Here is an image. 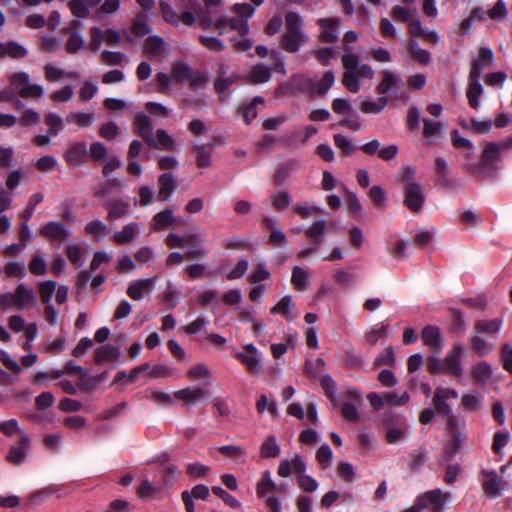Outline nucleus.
<instances>
[{
	"label": "nucleus",
	"mask_w": 512,
	"mask_h": 512,
	"mask_svg": "<svg viewBox=\"0 0 512 512\" xmlns=\"http://www.w3.org/2000/svg\"><path fill=\"white\" fill-rule=\"evenodd\" d=\"M139 230L137 222H130L122 227L121 231L115 232L112 236L113 240L119 245L131 244Z\"/></svg>",
	"instance_id": "27"
},
{
	"label": "nucleus",
	"mask_w": 512,
	"mask_h": 512,
	"mask_svg": "<svg viewBox=\"0 0 512 512\" xmlns=\"http://www.w3.org/2000/svg\"><path fill=\"white\" fill-rule=\"evenodd\" d=\"M464 169L476 177H481L483 179H495L499 171V166L480 160L477 163L466 164Z\"/></svg>",
	"instance_id": "19"
},
{
	"label": "nucleus",
	"mask_w": 512,
	"mask_h": 512,
	"mask_svg": "<svg viewBox=\"0 0 512 512\" xmlns=\"http://www.w3.org/2000/svg\"><path fill=\"white\" fill-rule=\"evenodd\" d=\"M425 202L423 187L416 181H409L404 187V205L413 213L422 211Z\"/></svg>",
	"instance_id": "5"
},
{
	"label": "nucleus",
	"mask_w": 512,
	"mask_h": 512,
	"mask_svg": "<svg viewBox=\"0 0 512 512\" xmlns=\"http://www.w3.org/2000/svg\"><path fill=\"white\" fill-rule=\"evenodd\" d=\"M45 123L48 126V132L50 135L55 136L58 134L60 130L63 129V120L62 118L53 112H49L45 115Z\"/></svg>",
	"instance_id": "53"
},
{
	"label": "nucleus",
	"mask_w": 512,
	"mask_h": 512,
	"mask_svg": "<svg viewBox=\"0 0 512 512\" xmlns=\"http://www.w3.org/2000/svg\"><path fill=\"white\" fill-rule=\"evenodd\" d=\"M171 75L178 83L188 82L192 90L203 87L209 80L206 73L193 70L186 62L176 60L171 65Z\"/></svg>",
	"instance_id": "2"
},
{
	"label": "nucleus",
	"mask_w": 512,
	"mask_h": 512,
	"mask_svg": "<svg viewBox=\"0 0 512 512\" xmlns=\"http://www.w3.org/2000/svg\"><path fill=\"white\" fill-rule=\"evenodd\" d=\"M462 352L463 348L460 344L453 345L452 349L444 358V369L446 373L455 377H460L462 375V366L460 363V355Z\"/></svg>",
	"instance_id": "18"
},
{
	"label": "nucleus",
	"mask_w": 512,
	"mask_h": 512,
	"mask_svg": "<svg viewBox=\"0 0 512 512\" xmlns=\"http://www.w3.org/2000/svg\"><path fill=\"white\" fill-rule=\"evenodd\" d=\"M444 126L441 122L433 121L428 118L423 119V136L424 138L438 137L442 133Z\"/></svg>",
	"instance_id": "48"
},
{
	"label": "nucleus",
	"mask_w": 512,
	"mask_h": 512,
	"mask_svg": "<svg viewBox=\"0 0 512 512\" xmlns=\"http://www.w3.org/2000/svg\"><path fill=\"white\" fill-rule=\"evenodd\" d=\"M447 497L448 494H443L441 489H434L420 494L417 499L424 509H430V512H442Z\"/></svg>",
	"instance_id": "10"
},
{
	"label": "nucleus",
	"mask_w": 512,
	"mask_h": 512,
	"mask_svg": "<svg viewBox=\"0 0 512 512\" xmlns=\"http://www.w3.org/2000/svg\"><path fill=\"white\" fill-rule=\"evenodd\" d=\"M164 50V41L159 36H149L145 41L144 51L152 56H158Z\"/></svg>",
	"instance_id": "51"
},
{
	"label": "nucleus",
	"mask_w": 512,
	"mask_h": 512,
	"mask_svg": "<svg viewBox=\"0 0 512 512\" xmlns=\"http://www.w3.org/2000/svg\"><path fill=\"white\" fill-rule=\"evenodd\" d=\"M134 132L140 136L148 146L157 147L156 139L153 135V125L151 119L144 113H139L135 117Z\"/></svg>",
	"instance_id": "8"
},
{
	"label": "nucleus",
	"mask_w": 512,
	"mask_h": 512,
	"mask_svg": "<svg viewBox=\"0 0 512 512\" xmlns=\"http://www.w3.org/2000/svg\"><path fill=\"white\" fill-rule=\"evenodd\" d=\"M102 0H71L69 8L71 13L77 18H87L90 9L97 7Z\"/></svg>",
	"instance_id": "26"
},
{
	"label": "nucleus",
	"mask_w": 512,
	"mask_h": 512,
	"mask_svg": "<svg viewBox=\"0 0 512 512\" xmlns=\"http://www.w3.org/2000/svg\"><path fill=\"white\" fill-rule=\"evenodd\" d=\"M383 396L385 399V404L389 406H402L406 404L410 399V396L407 392L398 395L395 392L386 391L383 392Z\"/></svg>",
	"instance_id": "60"
},
{
	"label": "nucleus",
	"mask_w": 512,
	"mask_h": 512,
	"mask_svg": "<svg viewBox=\"0 0 512 512\" xmlns=\"http://www.w3.org/2000/svg\"><path fill=\"white\" fill-rule=\"evenodd\" d=\"M320 385L327 398L334 402L337 384L329 374L322 375L319 379Z\"/></svg>",
	"instance_id": "57"
},
{
	"label": "nucleus",
	"mask_w": 512,
	"mask_h": 512,
	"mask_svg": "<svg viewBox=\"0 0 512 512\" xmlns=\"http://www.w3.org/2000/svg\"><path fill=\"white\" fill-rule=\"evenodd\" d=\"M458 392L451 388L437 387L434 391L432 404L436 413L445 417L451 414V406L447 403L449 399H456Z\"/></svg>",
	"instance_id": "6"
},
{
	"label": "nucleus",
	"mask_w": 512,
	"mask_h": 512,
	"mask_svg": "<svg viewBox=\"0 0 512 512\" xmlns=\"http://www.w3.org/2000/svg\"><path fill=\"white\" fill-rule=\"evenodd\" d=\"M335 81L334 72L329 70L323 74V77L318 82H315L314 89H312L313 94L324 95L328 92V90L333 86Z\"/></svg>",
	"instance_id": "43"
},
{
	"label": "nucleus",
	"mask_w": 512,
	"mask_h": 512,
	"mask_svg": "<svg viewBox=\"0 0 512 512\" xmlns=\"http://www.w3.org/2000/svg\"><path fill=\"white\" fill-rule=\"evenodd\" d=\"M286 30L281 36V48L288 53H297L307 42L308 36L304 32V20L299 13L288 11L285 14Z\"/></svg>",
	"instance_id": "1"
},
{
	"label": "nucleus",
	"mask_w": 512,
	"mask_h": 512,
	"mask_svg": "<svg viewBox=\"0 0 512 512\" xmlns=\"http://www.w3.org/2000/svg\"><path fill=\"white\" fill-rule=\"evenodd\" d=\"M30 78L26 72H18L10 77V83L21 98H41L44 89L38 84H29Z\"/></svg>",
	"instance_id": "3"
},
{
	"label": "nucleus",
	"mask_w": 512,
	"mask_h": 512,
	"mask_svg": "<svg viewBox=\"0 0 512 512\" xmlns=\"http://www.w3.org/2000/svg\"><path fill=\"white\" fill-rule=\"evenodd\" d=\"M435 185L445 188L451 189L454 187V181L449 178V167L447 161L442 157L435 158Z\"/></svg>",
	"instance_id": "21"
},
{
	"label": "nucleus",
	"mask_w": 512,
	"mask_h": 512,
	"mask_svg": "<svg viewBox=\"0 0 512 512\" xmlns=\"http://www.w3.org/2000/svg\"><path fill=\"white\" fill-rule=\"evenodd\" d=\"M452 319L450 323V332L454 334H464L466 331V323L460 310L456 308L449 309Z\"/></svg>",
	"instance_id": "47"
},
{
	"label": "nucleus",
	"mask_w": 512,
	"mask_h": 512,
	"mask_svg": "<svg viewBox=\"0 0 512 512\" xmlns=\"http://www.w3.org/2000/svg\"><path fill=\"white\" fill-rule=\"evenodd\" d=\"M28 51L25 47L16 41H9L7 43L0 42V58L9 56L13 59L25 58Z\"/></svg>",
	"instance_id": "31"
},
{
	"label": "nucleus",
	"mask_w": 512,
	"mask_h": 512,
	"mask_svg": "<svg viewBox=\"0 0 512 512\" xmlns=\"http://www.w3.org/2000/svg\"><path fill=\"white\" fill-rule=\"evenodd\" d=\"M502 319L477 320L474 323L473 331L476 334L496 335L502 327Z\"/></svg>",
	"instance_id": "29"
},
{
	"label": "nucleus",
	"mask_w": 512,
	"mask_h": 512,
	"mask_svg": "<svg viewBox=\"0 0 512 512\" xmlns=\"http://www.w3.org/2000/svg\"><path fill=\"white\" fill-rule=\"evenodd\" d=\"M423 343L433 353H439L444 348V341L440 329L437 326L427 325L421 333Z\"/></svg>",
	"instance_id": "14"
},
{
	"label": "nucleus",
	"mask_w": 512,
	"mask_h": 512,
	"mask_svg": "<svg viewBox=\"0 0 512 512\" xmlns=\"http://www.w3.org/2000/svg\"><path fill=\"white\" fill-rule=\"evenodd\" d=\"M341 60L345 69L342 79L343 85L352 93L359 92L361 86L356 73L358 56L356 54H344Z\"/></svg>",
	"instance_id": "4"
},
{
	"label": "nucleus",
	"mask_w": 512,
	"mask_h": 512,
	"mask_svg": "<svg viewBox=\"0 0 512 512\" xmlns=\"http://www.w3.org/2000/svg\"><path fill=\"white\" fill-rule=\"evenodd\" d=\"M469 342L471 349L479 356H486L494 349V345L484 340L480 334H472L469 337Z\"/></svg>",
	"instance_id": "36"
},
{
	"label": "nucleus",
	"mask_w": 512,
	"mask_h": 512,
	"mask_svg": "<svg viewBox=\"0 0 512 512\" xmlns=\"http://www.w3.org/2000/svg\"><path fill=\"white\" fill-rule=\"evenodd\" d=\"M483 483L482 488L484 492L491 498H496L501 495L504 482L499 478L494 470H482Z\"/></svg>",
	"instance_id": "17"
},
{
	"label": "nucleus",
	"mask_w": 512,
	"mask_h": 512,
	"mask_svg": "<svg viewBox=\"0 0 512 512\" xmlns=\"http://www.w3.org/2000/svg\"><path fill=\"white\" fill-rule=\"evenodd\" d=\"M428 459V451L425 448H418L409 454L408 466L413 471H419Z\"/></svg>",
	"instance_id": "42"
},
{
	"label": "nucleus",
	"mask_w": 512,
	"mask_h": 512,
	"mask_svg": "<svg viewBox=\"0 0 512 512\" xmlns=\"http://www.w3.org/2000/svg\"><path fill=\"white\" fill-rule=\"evenodd\" d=\"M94 116L92 113L75 112L66 117L67 122H74L79 128H85L92 125Z\"/></svg>",
	"instance_id": "50"
},
{
	"label": "nucleus",
	"mask_w": 512,
	"mask_h": 512,
	"mask_svg": "<svg viewBox=\"0 0 512 512\" xmlns=\"http://www.w3.org/2000/svg\"><path fill=\"white\" fill-rule=\"evenodd\" d=\"M174 223L175 218L173 216V211L170 208H166L153 216L151 229L157 232L173 225Z\"/></svg>",
	"instance_id": "32"
},
{
	"label": "nucleus",
	"mask_w": 512,
	"mask_h": 512,
	"mask_svg": "<svg viewBox=\"0 0 512 512\" xmlns=\"http://www.w3.org/2000/svg\"><path fill=\"white\" fill-rule=\"evenodd\" d=\"M84 46V40L78 31L70 32L65 44V50L68 54L77 53Z\"/></svg>",
	"instance_id": "52"
},
{
	"label": "nucleus",
	"mask_w": 512,
	"mask_h": 512,
	"mask_svg": "<svg viewBox=\"0 0 512 512\" xmlns=\"http://www.w3.org/2000/svg\"><path fill=\"white\" fill-rule=\"evenodd\" d=\"M204 7L196 11L198 23L203 30H209L213 27V16L215 9L222 4L221 0H203Z\"/></svg>",
	"instance_id": "16"
},
{
	"label": "nucleus",
	"mask_w": 512,
	"mask_h": 512,
	"mask_svg": "<svg viewBox=\"0 0 512 512\" xmlns=\"http://www.w3.org/2000/svg\"><path fill=\"white\" fill-rule=\"evenodd\" d=\"M30 437L27 433L21 432L19 435L17 445H12L9 448L6 460L13 465L19 466L25 462L27 451L30 446Z\"/></svg>",
	"instance_id": "7"
},
{
	"label": "nucleus",
	"mask_w": 512,
	"mask_h": 512,
	"mask_svg": "<svg viewBox=\"0 0 512 512\" xmlns=\"http://www.w3.org/2000/svg\"><path fill=\"white\" fill-rule=\"evenodd\" d=\"M270 78V69L263 64H257L254 66L249 74V80L253 84L266 83Z\"/></svg>",
	"instance_id": "41"
},
{
	"label": "nucleus",
	"mask_w": 512,
	"mask_h": 512,
	"mask_svg": "<svg viewBox=\"0 0 512 512\" xmlns=\"http://www.w3.org/2000/svg\"><path fill=\"white\" fill-rule=\"evenodd\" d=\"M369 197L371 198L373 205L380 210L385 209V202L387 199L386 193L380 186H372L369 190Z\"/></svg>",
	"instance_id": "55"
},
{
	"label": "nucleus",
	"mask_w": 512,
	"mask_h": 512,
	"mask_svg": "<svg viewBox=\"0 0 512 512\" xmlns=\"http://www.w3.org/2000/svg\"><path fill=\"white\" fill-rule=\"evenodd\" d=\"M507 14L508 9L504 0H497L493 8L487 11V16L493 21L504 20Z\"/></svg>",
	"instance_id": "56"
},
{
	"label": "nucleus",
	"mask_w": 512,
	"mask_h": 512,
	"mask_svg": "<svg viewBox=\"0 0 512 512\" xmlns=\"http://www.w3.org/2000/svg\"><path fill=\"white\" fill-rule=\"evenodd\" d=\"M206 395V390L201 387L184 388L174 392V397L183 400L188 406L194 405L198 400Z\"/></svg>",
	"instance_id": "30"
},
{
	"label": "nucleus",
	"mask_w": 512,
	"mask_h": 512,
	"mask_svg": "<svg viewBox=\"0 0 512 512\" xmlns=\"http://www.w3.org/2000/svg\"><path fill=\"white\" fill-rule=\"evenodd\" d=\"M186 240L188 249L185 252L187 260H201L208 255V250L204 247L205 239L197 233H187Z\"/></svg>",
	"instance_id": "9"
},
{
	"label": "nucleus",
	"mask_w": 512,
	"mask_h": 512,
	"mask_svg": "<svg viewBox=\"0 0 512 512\" xmlns=\"http://www.w3.org/2000/svg\"><path fill=\"white\" fill-rule=\"evenodd\" d=\"M291 283L298 291H305L308 287V275L300 266L292 269Z\"/></svg>",
	"instance_id": "44"
},
{
	"label": "nucleus",
	"mask_w": 512,
	"mask_h": 512,
	"mask_svg": "<svg viewBox=\"0 0 512 512\" xmlns=\"http://www.w3.org/2000/svg\"><path fill=\"white\" fill-rule=\"evenodd\" d=\"M43 200H44V195L42 193L37 192V193L32 194L28 199V204H27L26 208L19 213V217L22 220L30 221L31 218L33 217L36 206L38 204H40L41 202H43Z\"/></svg>",
	"instance_id": "45"
},
{
	"label": "nucleus",
	"mask_w": 512,
	"mask_h": 512,
	"mask_svg": "<svg viewBox=\"0 0 512 512\" xmlns=\"http://www.w3.org/2000/svg\"><path fill=\"white\" fill-rule=\"evenodd\" d=\"M492 374L491 365L485 361L479 362L472 368V377L476 382L485 384Z\"/></svg>",
	"instance_id": "40"
},
{
	"label": "nucleus",
	"mask_w": 512,
	"mask_h": 512,
	"mask_svg": "<svg viewBox=\"0 0 512 512\" xmlns=\"http://www.w3.org/2000/svg\"><path fill=\"white\" fill-rule=\"evenodd\" d=\"M484 89L480 81L478 80H469L468 88L466 91L467 100L469 106L475 110H478L480 107L479 97L482 95Z\"/></svg>",
	"instance_id": "35"
},
{
	"label": "nucleus",
	"mask_w": 512,
	"mask_h": 512,
	"mask_svg": "<svg viewBox=\"0 0 512 512\" xmlns=\"http://www.w3.org/2000/svg\"><path fill=\"white\" fill-rule=\"evenodd\" d=\"M87 154V144L85 142H76L68 148L65 160L70 165L78 166L86 160Z\"/></svg>",
	"instance_id": "22"
},
{
	"label": "nucleus",
	"mask_w": 512,
	"mask_h": 512,
	"mask_svg": "<svg viewBox=\"0 0 512 512\" xmlns=\"http://www.w3.org/2000/svg\"><path fill=\"white\" fill-rule=\"evenodd\" d=\"M508 146V144H504V147ZM503 145L496 143V142H489L487 143L486 147L483 149L481 153V159L482 161L498 165V162L501 159V149Z\"/></svg>",
	"instance_id": "34"
},
{
	"label": "nucleus",
	"mask_w": 512,
	"mask_h": 512,
	"mask_svg": "<svg viewBox=\"0 0 512 512\" xmlns=\"http://www.w3.org/2000/svg\"><path fill=\"white\" fill-rule=\"evenodd\" d=\"M235 358L247 367L250 373H256L260 369L259 360L254 356H249L243 352H237Z\"/></svg>",
	"instance_id": "62"
},
{
	"label": "nucleus",
	"mask_w": 512,
	"mask_h": 512,
	"mask_svg": "<svg viewBox=\"0 0 512 512\" xmlns=\"http://www.w3.org/2000/svg\"><path fill=\"white\" fill-rule=\"evenodd\" d=\"M12 295L14 299V305H16L19 309H23L28 303L33 302L35 299V293L33 289L26 287L24 284H19Z\"/></svg>",
	"instance_id": "33"
},
{
	"label": "nucleus",
	"mask_w": 512,
	"mask_h": 512,
	"mask_svg": "<svg viewBox=\"0 0 512 512\" xmlns=\"http://www.w3.org/2000/svg\"><path fill=\"white\" fill-rule=\"evenodd\" d=\"M104 207L107 210L108 221L113 222L126 217L129 214L131 206L128 201H125L120 197H115L107 200L104 203Z\"/></svg>",
	"instance_id": "13"
},
{
	"label": "nucleus",
	"mask_w": 512,
	"mask_h": 512,
	"mask_svg": "<svg viewBox=\"0 0 512 512\" xmlns=\"http://www.w3.org/2000/svg\"><path fill=\"white\" fill-rule=\"evenodd\" d=\"M315 82L302 74H294L291 76L289 80V90L290 95H295L298 93H306L307 91H311L314 89Z\"/></svg>",
	"instance_id": "24"
},
{
	"label": "nucleus",
	"mask_w": 512,
	"mask_h": 512,
	"mask_svg": "<svg viewBox=\"0 0 512 512\" xmlns=\"http://www.w3.org/2000/svg\"><path fill=\"white\" fill-rule=\"evenodd\" d=\"M39 234L52 241H65L69 237L70 232L64 224L57 221H49L40 227Z\"/></svg>",
	"instance_id": "15"
},
{
	"label": "nucleus",
	"mask_w": 512,
	"mask_h": 512,
	"mask_svg": "<svg viewBox=\"0 0 512 512\" xmlns=\"http://www.w3.org/2000/svg\"><path fill=\"white\" fill-rule=\"evenodd\" d=\"M483 401V395L477 391L465 393L461 397V404L467 411H477Z\"/></svg>",
	"instance_id": "39"
},
{
	"label": "nucleus",
	"mask_w": 512,
	"mask_h": 512,
	"mask_svg": "<svg viewBox=\"0 0 512 512\" xmlns=\"http://www.w3.org/2000/svg\"><path fill=\"white\" fill-rule=\"evenodd\" d=\"M273 207L282 211L292 203V197L288 191H279L271 196Z\"/></svg>",
	"instance_id": "54"
},
{
	"label": "nucleus",
	"mask_w": 512,
	"mask_h": 512,
	"mask_svg": "<svg viewBox=\"0 0 512 512\" xmlns=\"http://www.w3.org/2000/svg\"><path fill=\"white\" fill-rule=\"evenodd\" d=\"M340 24L338 17L320 18L317 20V25L321 29L319 39L323 43L333 44L339 39L337 27Z\"/></svg>",
	"instance_id": "11"
},
{
	"label": "nucleus",
	"mask_w": 512,
	"mask_h": 512,
	"mask_svg": "<svg viewBox=\"0 0 512 512\" xmlns=\"http://www.w3.org/2000/svg\"><path fill=\"white\" fill-rule=\"evenodd\" d=\"M381 74L382 80L376 86V91L378 94L386 95L392 91L393 87L403 86V81L398 74L390 70H383Z\"/></svg>",
	"instance_id": "23"
},
{
	"label": "nucleus",
	"mask_w": 512,
	"mask_h": 512,
	"mask_svg": "<svg viewBox=\"0 0 512 512\" xmlns=\"http://www.w3.org/2000/svg\"><path fill=\"white\" fill-rule=\"evenodd\" d=\"M280 454V446L277 443L276 437L273 435L268 436L260 446V455L262 458H275Z\"/></svg>",
	"instance_id": "38"
},
{
	"label": "nucleus",
	"mask_w": 512,
	"mask_h": 512,
	"mask_svg": "<svg viewBox=\"0 0 512 512\" xmlns=\"http://www.w3.org/2000/svg\"><path fill=\"white\" fill-rule=\"evenodd\" d=\"M157 277H150L145 279H138L131 282L127 288V295L135 301L141 300L144 294L151 293L155 288V282Z\"/></svg>",
	"instance_id": "12"
},
{
	"label": "nucleus",
	"mask_w": 512,
	"mask_h": 512,
	"mask_svg": "<svg viewBox=\"0 0 512 512\" xmlns=\"http://www.w3.org/2000/svg\"><path fill=\"white\" fill-rule=\"evenodd\" d=\"M119 355L120 352L117 346L111 344L101 345L94 352V361L97 364L112 362L117 360Z\"/></svg>",
	"instance_id": "28"
},
{
	"label": "nucleus",
	"mask_w": 512,
	"mask_h": 512,
	"mask_svg": "<svg viewBox=\"0 0 512 512\" xmlns=\"http://www.w3.org/2000/svg\"><path fill=\"white\" fill-rule=\"evenodd\" d=\"M327 223L325 220H316L305 231V235L311 239V244H322V239L326 231Z\"/></svg>",
	"instance_id": "37"
},
{
	"label": "nucleus",
	"mask_w": 512,
	"mask_h": 512,
	"mask_svg": "<svg viewBox=\"0 0 512 512\" xmlns=\"http://www.w3.org/2000/svg\"><path fill=\"white\" fill-rule=\"evenodd\" d=\"M238 78L239 76L237 74L229 77H217L214 81V89L216 93L219 95L224 94Z\"/></svg>",
	"instance_id": "61"
},
{
	"label": "nucleus",
	"mask_w": 512,
	"mask_h": 512,
	"mask_svg": "<svg viewBox=\"0 0 512 512\" xmlns=\"http://www.w3.org/2000/svg\"><path fill=\"white\" fill-rule=\"evenodd\" d=\"M156 142L157 147H160L161 149L170 151L174 149L175 141L172 136H170L166 130L164 129H157L156 130Z\"/></svg>",
	"instance_id": "58"
},
{
	"label": "nucleus",
	"mask_w": 512,
	"mask_h": 512,
	"mask_svg": "<svg viewBox=\"0 0 512 512\" xmlns=\"http://www.w3.org/2000/svg\"><path fill=\"white\" fill-rule=\"evenodd\" d=\"M214 143H209L207 145L204 144H194L192 146V151L196 155V165L198 168H207L212 164V151L211 149L214 147Z\"/></svg>",
	"instance_id": "25"
},
{
	"label": "nucleus",
	"mask_w": 512,
	"mask_h": 512,
	"mask_svg": "<svg viewBox=\"0 0 512 512\" xmlns=\"http://www.w3.org/2000/svg\"><path fill=\"white\" fill-rule=\"evenodd\" d=\"M292 306V298L289 295L284 296L274 307L271 308L272 314H279L289 320V310Z\"/></svg>",
	"instance_id": "59"
},
{
	"label": "nucleus",
	"mask_w": 512,
	"mask_h": 512,
	"mask_svg": "<svg viewBox=\"0 0 512 512\" xmlns=\"http://www.w3.org/2000/svg\"><path fill=\"white\" fill-rule=\"evenodd\" d=\"M221 245L227 250H249L251 248L249 239L239 236L223 239Z\"/></svg>",
	"instance_id": "46"
},
{
	"label": "nucleus",
	"mask_w": 512,
	"mask_h": 512,
	"mask_svg": "<svg viewBox=\"0 0 512 512\" xmlns=\"http://www.w3.org/2000/svg\"><path fill=\"white\" fill-rule=\"evenodd\" d=\"M333 141L335 146L341 149L346 156H349L354 152L355 147L346 136L342 134H335L333 136Z\"/></svg>",
	"instance_id": "64"
},
{
	"label": "nucleus",
	"mask_w": 512,
	"mask_h": 512,
	"mask_svg": "<svg viewBox=\"0 0 512 512\" xmlns=\"http://www.w3.org/2000/svg\"><path fill=\"white\" fill-rule=\"evenodd\" d=\"M332 110L338 115L354 114L355 111L350 101L343 98H336L332 102Z\"/></svg>",
	"instance_id": "63"
},
{
	"label": "nucleus",
	"mask_w": 512,
	"mask_h": 512,
	"mask_svg": "<svg viewBox=\"0 0 512 512\" xmlns=\"http://www.w3.org/2000/svg\"><path fill=\"white\" fill-rule=\"evenodd\" d=\"M57 283L53 280H46L39 284V294L42 304H51L52 296L56 290Z\"/></svg>",
	"instance_id": "49"
},
{
	"label": "nucleus",
	"mask_w": 512,
	"mask_h": 512,
	"mask_svg": "<svg viewBox=\"0 0 512 512\" xmlns=\"http://www.w3.org/2000/svg\"><path fill=\"white\" fill-rule=\"evenodd\" d=\"M158 194L159 201H167L173 192L177 189L178 183L171 172H164L158 177Z\"/></svg>",
	"instance_id": "20"
}]
</instances>
